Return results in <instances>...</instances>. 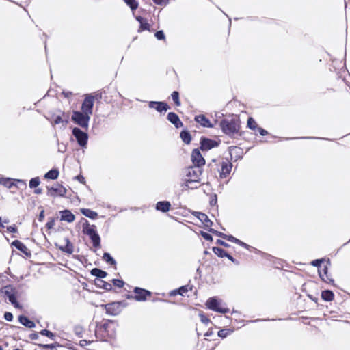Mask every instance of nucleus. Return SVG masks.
Instances as JSON below:
<instances>
[{
  "label": "nucleus",
  "instance_id": "obj_34",
  "mask_svg": "<svg viewBox=\"0 0 350 350\" xmlns=\"http://www.w3.org/2000/svg\"><path fill=\"white\" fill-rule=\"evenodd\" d=\"M103 259L107 263L111 266L116 265V260L112 257V256L109 252H104L103 256Z\"/></svg>",
  "mask_w": 350,
  "mask_h": 350
},
{
  "label": "nucleus",
  "instance_id": "obj_19",
  "mask_svg": "<svg viewBox=\"0 0 350 350\" xmlns=\"http://www.w3.org/2000/svg\"><path fill=\"white\" fill-rule=\"evenodd\" d=\"M167 119L176 129H179L183 126V124L180 120L178 116L174 112H169L167 116Z\"/></svg>",
  "mask_w": 350,
  "mask_h": 350
},
{
  "label": "nucleus",
  "instance_id": "obj_20",
  "mask_svg": "<svg viewBox=\"0 0 350 350\" xmlns=\"http://www.w3.org/2000/svg\"><path fill=\"white\" fill-rule=\"evenodd\" d=\"M195 121L200 124L201 126L205 128H213V124L210 120L203 114L198 115L195 116Z\"/></svg>",
  "mask_w": 350,
  "mask_h": 350
},
{
  "label": "nucleus",
  "instance_id": "obj_21",
  "mask_svg": "<svg viewBox=\"0 0 350 350\" xmlns=\"http://www.w3.org/2000/svg\"><path fill=\"white\" fill-rule=\"evenodd\" d=\"M62 221H65L68 223H71L75 221V215L68 209H64L63 211H59Z\"/></svg>",
  "mask_w": 350,
  "mask_h": 350
},
{
  "label": "nucleus",
  "instance_id": "obj_14",
  "mask_svg": "<svg viewBox=\"0 0 350 350\" xmlns=\"http://www.w3.org/2000/svg\"><path fill=\"white\" fill-rule=\"evenodd\" d=\"M232 168V164L228 159L223 161L221 163V169H217L219 172V176L221 178H226L230 173Z\"/></svg>",
  "mask_w": 350,
  "mask_h": 350
},
{
  "label": "nucleus",
  "instance_id": "obj_57",
  "mask_svg": "<svg viewBox=\"0 0 350 350\" xmlns=\"http://www.w3.org/2000/svg\"><path fill=\"white\" fill-rule=\"evenodd\" d=\"M216 244L221 245L224 247H229L230 245L221 239H217L215 242Z\"/></svg>",
  "mask_w": 350,
  "mask_h": 350
},
{
  "label": "nucleus",
  "instance_id": "obj_23",
  "mask_svg": "<svg viewBox=\"0 0 350 350\" xmlns=\"http://www.w3.org/2000/svg\"><path fill=\"white\" fill-rule=\"evenodd\" d=\"M19 323L27 328H34L36 327L35 323L30 320L27 316L21 314L18 317Z\"/></svg>",
  "mask_w": 350,
  "mask_h": 350
},
{
  "label": "nucleus",
  "instance_id": "obj_38",
  "mask_svg": "<svg viewBox=\"0 0 350 350\" xmlns=\"http://www.w3.org/2000/svg\"><path fill=\"white\" fill-rule=\"evenodd\" d=\"M124 3L130 8V9L134 12L139 6V3L137 0H123Z\"/></svg>",
  "mask_w": 350,
  "mask_h": 350
},
{
  "label": "nucleus",
  "instance_id": "obj_35",
  "mask_svg": "<svg viewBox=\"0 0 350 350\" xmlns=\"http://www.w3.org/2000/svg\"><path fill=\"white\" fill-rule=\"evenodd\" d=\"M37 345L43 349L49 350H57L55 349L57 347H61V345L57 342H55L52 344H37Z\"/></svg>",
  "mask_w": 350,
  "mask_h": 350
},
{
  "label": "nucleus",
  "instance_id": "obj_41",
  "mask_svg": "<svg viewBox=\"0 0 350 350\" xmlns=\"http://www.w3.org/2000/svg\"><path fill=\"white\" fill-rule=\"evenodd\" d=\"M188 291V286H182L179 288L174 290L171 295H180L183 296L185 293H186Z\"/></svg>",
  "mask_w": 350,
  "mask_h": 350
},
{
  "label": "nucleus",
  "instance_id": "obj_49",
  "mask_svg": "<svg viewBox=\"0 0 350 350\" xmlns=\"http://www.w3.org/2000/svg\"><path fill=\"white\" fill-rule=\"evenodd\" d=\"M200 234L206 241H212L213 240L212 235L206 232L200 231Z\"/></svg>",
  "mask_w": 350,
  "mask_h": 350
},
{
  "label": "nucleus",
  "instance_id": "obj_9",
  "mask_svg": "<svg viewBox=\"0 0 350 350\" xmlns=\"http://www.w3.org/2000/svg\"><path fill=\"white\" fill-rule=\"evenodd\" d=\"M191 161L193 166L198 168H201L205 165V159L202 157L199 148L193 150L191 152Z\"/></svg>",
  "mask_w": 350,
  "mask_h": 350
},
{
  "label": "nucleus",
  "instance_id": "obj_11",
  "mask_svg": "<svg viewBox=\"0 0 350 350\" xmlns=\"http://www.w3.org/2000/svg\"><path fill=\"white\" fill-rule=\"evenodd\" d=\"M101 306L105 309L106 313L107 314L111 316H116L121 312V308H120V304L117 303L116 301L103 304Z\"/></svg>",
  "mask_w": 350,
  "mask_h": 350
},
{
  "label": "nucleus",
  "instance_id": "obj_58",
  "mask_svg": "<svg viewBox=\"0 0 350 350\" xmlns=\"http://www.w3.org/2000/svg\"><path fill=\"white\" fill-rule=\"evenodd\" d=\"M7 230L12 233H16L18 232V229L15 225L8 226Z\"/></svg>",
  "mask_w": 350,
  "mask_h": 350
},
{
  "label": "nucleus",
  "instance_id": "obj_53",
  "mask_svg": "<svg viewBox=\"0 0 350 350\" xmlns=\"http://www.w3.org/2000/svg\"><path fill=\"white\" fill-rule=\"evenodd\" d=\"M59 112H60L63 116V124H64V126H65L68 122H69V116L68 115L66 114L65 112L64 111H59Z\"/></svg>",
  "mask_w": 350,
  "mask_h": 350
},
{
  "label": "nucleus",
  "instance_id": "obj_63",
  "mask_svg": "<svg viewBox=\"0 0 350 350\" xmlns=\"http://www.w3.org/2000/svg\"><path fill=\"white\" fill-rule=\"evenodd\" d=\"M29 338L32 340H38L39 338L38 334L37 332H33L29 334Z\"/></svg>",
  "mask_w": 350,
  "mask_h": 350
},
{
  "label": "nucleus",
  "instance_id": "obj_59",
  "mask_svg": "<svg viewBox=\"0 0 350 350\" xmlns=\"http://www.w3.org/2000/svg\"><path fill=\"white\" fill-rule=\"evenodd\" d=\"M74 179L77 180L79 183H81L82 184L85 183V178L81 174H79V175L75 176Z\"/></svg>",
  "mask_w": 350,
  "mask_h": 350
},
{
  "label": "nucleus",
  "instance_id": "obj_55",
  "mask_svg": "<svg viewBox=\"0 0 350 350\" xmlns=\"http://www.w3.org/2000/svg\"><path fill=\"white\" fill-rule=\"evenodd\" d=\"M3 317L7 321H12L13 320V314L10 312H5Z\"/></svg>",
  "mask_w": 350,
  "mask_h": 350
},
{
  "label": "nucleus",
  "instance_id": "obj_27",
  "mask_svg": "<svg viewBox=\"0 0 350 350\" xmlns=\"http://www.w3.org/2000/svg\"><path fill=\"white\" fill-rule=\"evenodd\" d=\"M208 231L213 233V234L220 237V238H222L225 240H227L228 241H230L231 242L232 239H233V237L232 235L231 234H224L221 232H219V231H217L213 228H209L208 229Z\"/></svg>",
  "mask_w": 350,
  "mask_h": 350
},
{
  "label": "nucleus",
  "instance_id": "obj_60",
  "mask_svg": "<svg viewBox=\"0 0 350 350\" xmlns=\"http://www.w3.org/2000/svg\"><path fill=\"white\" fill-rule=\"evenodd\" d=\"M226 258L230 260L232 262H233L234 264L237 265H239V262L236 260L232 255H230V254L228 253V255L226 256Z\"/></svg>",
  "mask_w": 350,
  "mask_h": 350
},
{
  "label": "nucleus",
  "instance_id": "obj_5",
  "mask_svg": "<svg viewBox=\"0 0 350 350\" xmlns=\"http://www.w3.org/2000/svg\"><path fill=\"white\" fill-rule=\"evenodd\" d=\"M221 299L218 298L217 297H212L207 299L206 302V306L207 308L219 313L226 314L229 312V309L228 308L221 307L220 305L221 304Z\"/></svg>",
  "mask_w": 350,
  "mask_h": 350
},
{
  "label": "nucleus",
  "instance_id": "obj_52",
  "mask_svg": "<svg viewBox=\"0 0 350 350\" xmlns=\"http://www.w3.org/2000/svg\"><path fill=\"white\" fill-rule=\"evenodd\" d=\"M55 225V219L53 217H51L49 219V221L46 224V228L48 229H51L53 228Z\"/></svg>",
  "mask_w": 350,
  "mask_h": 350
},
{
  "label": "nucleus",
  "instance_id": "obj_45",
  "mask_svg": "<svg viewBox=\"0 0 350 350\" xmlns=\"http://www.w3.org/2000/svg\"><path fill=\"white\" fill-rule=\"evenodd\" d=\"M247 126L251 130H255L257 128V124L253 118L250 117L247 119Z\"/></svg>",
  "mask_w": 350,
  "mask_h": 350
},
{
  "label": "nucleus",
  "instance_id": "obj_62",
  "mask_svg": "<svg viewBox=\"0 0 350 350\" xmlns=\"http://www.w3.org/2000/svg\"><path fill=\"white\" fill-rule=\"evenodd\" d=\"M6 290H8V291H11L12 293L16 291V288L11 284H8L4 286V291H6Z\"/></svg>",
  "mask_w": 350,
  "mask_h": 350
},
{
  "label": "nucleus",
  "instance_id": "obj_46",
  "mask_svg": "<svg viewBox=\"0 0 350 350\" xmlns=\"http://www.w3.org/2000/svg\"><path fill=\"white\" fill-rule=\"evenodd\" d=\"M325 261V259L324 258H318V259H315L314 260H312L311 262H310V265L313 267H318L319 269H320V267L322 265V263Z\"/></svg>",
  "mask_w": 350,
  "mask_h": 350
},
{
  "label": "nucleus",
  "instance_id": "obj_15",
  "mask_svg": "<svg viewBox=\"0 0 350 350\" xmlns=\"http://www.w3.org/2000/svg\"><path fill=\"white\" fill-rule=\"evenodd\" d=\"M193 215L204 224V228L207 230L213 226V222L209 219L208 217L205 213L201 212H193Z\"/></svg>",
  "mask_w": 350,
  "mask_h": 350
},
{
  "label": "nucleus",
  "instance_id": "obj_17",
  "mask_svg": "<svg viewBox=\"0 0 350 350\" xmlns=\"http://www.w3.org/2000/svg\"><path fill=\"white\" fill-rule=\"evenodd\" d=\"M64 241L66 242L65 245H59L57 243H55V246L58 248L62 252H64L66 254H71L74 250L73 244L71 243L70 239L68 237L64 238Z\"/></svg>",
  "mask_w": 350,
  "mask_h": 350
},
{
  "label": "nucleus",
  "instance_id": "obj_28",
  "mask_svg": "<svg viewBox=\"0 0 350 350\" xmlns=\"http://www.w3.org/2000/svg\"><path fill=\"white\" fill-rule=\"evenodd\" d=\"M90 274L93 276L96 277V279L101 280L103 278H105L107 275V273L99 268H93L90 271Z\"/></svg>",
  "mask_w": 350,
  "mask_h": 350
},
{
  "label": "nucleus",
  "instance_id": "obj_6",
  "mask_svg": "<svg viewBox=\"0 0 350 350\" xmlns=\"http://www.w3.org/2000/svg\"><path fill=\"white\" fill-rule=\"evenodd\" d=\"M72 135L75 137L79 146L81 148L87 147L89 136L86 131H83L79 127H74L72 129Z\"/></svg>",
  "mask_w": 350,
  "mask_h": 350
},
{
  "label": "nucleus",
  "instance_id": "obj_7",
  "mask_svg": "<svg viewBox=\"0 0 350 350\" xmlns=\"http://www.w3.org/2000/svg\"><path fill=\"white\" fill-rule=\"evenodd\" d=\"M220 140H215L205 136H202L200 139V148L202 151H208L213 148L218 147Z\"/></svg>",
  "mask_w": 350,
  "mask_h": 350
},
{
  "label": "nucleus",
  "instance_id": "obj_33",
  "mask_svg": "<svg viewBox=\"0 0 350 350\" xmlns=\"http://www.w3.org/2000/svg\"><path fill=\"white\" fill-rule=\"evenodd\" d=\"M0 184L9 189L13 186H16L14 180L10 178L0 177Z\"/></svg>",
  "mask_w": 350,
  "mask_h": 350
},
{
  "label": "nucleus",
  "instance_id": "obj_30",
  "mask_svg": "<svg viewBox=\"0 0 350 350\" xmlns=\"http://www.w3.org/2000/svg\"><path fill=\"white\" fill-rule=\"evenodd\" d=\"M180 137L181 138L182 141L186 144H189L192 139L191 133H189V131L186 129H184L180 132Z\"/></svg>",
  "mask_w": 350,
  "mask_h": 350
},
{
  "label": "nucleus",
  "instance_id": "obj_32",
  "mask_svg": "<svg viewBox=\"0 0 350 350\" xmlns=\"http://www.w3.org/2000/svg\"><path fill=\"white\" fill-rule=\"evenodd\" d=\"M321 298L325 301H331L334 298V294L331 290H324L321 292Z\"/></svg>",
  "mask_w": 350,
  "mask_h": 350
},
{
  "label": "nucleus",
  "instance_id": "obj_1",
  "mask_svg": "<svg viewBox=\"0 0 350 350\" xmlns=\"http://www.w3.org/2000/svg\"><path fill=\"white\" fill-rule=\"evenodd\" d=\"M219 127L225 135L234 137L235 135L242 136L243 132L240 131L241 120L239 116L232 114L230 118H226L220 120Z\"/></svg>",
  "mask_w": 350,
  "mask_h": 350
},
{
  "label": "nucleus",
  "instance_id": "obj_3",
  "mask_svg": "<svg viewBox=\"0 0 350 350\" xmlns=\"http://www.w3.org/2000/svg\"><path fill=\"white\" fill-rule=\"evenodd\" d=\"M90 115L81 111H73L71 116V120L81 129L88 131Z\"/></svg>",
  "mask_w": 350,
  "mask_h": 350
},
{
  "label": "nucleus",
  "instance_id": "obj_37",
  "mask_svg": "<svg viewBox=\"0 0 350 350\" xmlns=\"http://www.w3.org/2000/svg\"><path fill=\"white\" fill-rule=\"evenodd\" d=\"M39 333L42 336H46V337L49 338L52 340H55L56 334L55 333L52 332L50 330L44 329L41 330Z\"/></svg>",
  "mask_w": 350,
  "mask_h": 350
},
{
  "label": "nucleus",
  "instance_id": "obj_44",
  "mask_svg": "<svg viewBox=\"0 0 350 350\" xmlns=\"http://www.w3.org/2000/svg\"><path fill=\"white\" fill-rule=\"evenodd\" d=\"M318 272H319V277L321 278V279L326 282V283H328V284H334V280L332 278H329L327 275H325L326 276V279L325 278V277H323V275L322 274V271L321 269H319L318 270Z\"/></svg>",
  "mask_w": 350,
  "mask_h": 350
},
{
  "label": "nucleus",
  "instance_id": "obj_13",
  "mask_svg": "<svg viewBox=\"0 0 350 350\" xmlns=\"http://www.w3.org/2000/svg\"><path fill=\"white\" fill-rule=\"evenodd\" d=\"M148 107L159 113L166 112L170 109L169 105L165 101H149Z\"/></svg>",
  "mask_w": 350,
  "mask_h": 350
},
{
  "label": "nucleus",
  "instance_id": "obj_64",
  "mask_svg": "<svg viewBox=\"0 0 350 350\" xmlns=\"http://www.w3.org/2000/svg\"><path fill=\"white\" fill-rule=\"evenodd\" d=\"M113 320L108 319L106 321V323H103L100 327L102 329H103L105 331H106L108 328V323H113Z\"/></svg>",
  "mask_w": 350,
  "mask_h": 350
},
{
  "label": "nucleus",
  "instance_id": "obj_26",
  "mask_svg": "<svg viewBox=\"0 0 350 350\" xmlns=\"http://www.w3.org/2000/svg\"><path fill=\"white\" fill-rule=\"evenodd\" d=\"M94 284L100 288H102V289H104L107 291H111L113 288L112 287V285L109 283V282H107L104 280H103L102 279L101 280H99V279H95L94 280Z\"/></svg>",
  "mask_w": 350,
  "mask_h": 350
},
{
  "label": "nucleus",
  "instance_id": "obj_4",
  "mask_svg": "<svg viewBox=\"0 0 350 350\" xmlns=\"http://www.w3.org/2000/svg\"><path fill=\"white\" fill-rule=\"evenodd\" d=\"M202 170L196 167L190 166L186 170V176L191 178L185 180V187H189V184L198 183L200 182V176L202 174Z\"/></svg>",
  "mask_w": 350,
  "mask_h": 350
},
{
  "label": "nucleus",
  "instance_id": "obj_18",
  "mask_svg": "<svg viewBox=\"0 0 350 350\" xmlns=\"http://www.w3.org/2000/svg\"><path fill=\"white\" fill-rule=\"evenodd\" d=\"M4 295L8 298L9 301L16 308H22L21 304L18 301L16 291L12 293L11 291L6 290L4 291Z\"/></svg>",
  "mask_w": 350,
  "mask_h": 350
},
{
  "label": "nucleus",
  "instance_id": "obj_12",
  "mask_svg": "<svg viewBox=\"0 0 350 350\" xmlns=\"http://www.w3.org/2000/svg\"><path fill=\"white\" fill-rule=\"evenodd\" d=\"M133 292L135 293L134 299L137 301H144L147 299V297L150 296L152 293L145 288L140 287H135Z\"/></svg>",
  "mask_w": 350,
  "mask_h": 350
},
{
  "label": "nucleus",
  "instance_id": "obj_56",
  "mask_svg": "<svg viewBox=\"0 0 350 350\" xmlns=\"http://www.w3.org/2000/svg\"><path fill=\"white\" fill-rule=\"evenodd\" d=\"M154 1V3L157 5H166L168 2H169V0H152Z\"/></svg>",
  "mask_w": 350,
  "mask_h": 350
},
{
  "label": "nucleus",
  "instance_id": "obj_54",
  "mask_svg": "<svg viewBox=\"0 0 350 350\" xmlns=\"http://www.w3.org/2000/svg\"><path fill=\"white\" fill-rule=\"evenodd\" d=\"M217 202V194L214 193L211 196V200H210V205L211 206H215Z\"/></svg>",
  "mask_w": 350,
  "mask_h": 350
},
{
  "label": "nucleus",
  "instance_id": "obj_48",
  "mask_svg": "<svg viewBox=\"0 0 350 350\" xmlns=\"http://www.w3.org/2000/svg\"><path fill=\"white\" fill-rule=\"evenodd\" d=\"M154 36L158 40H164L165 39V35L163 30L156 31Z\"/></svg>",
  "mask_w": 350,
  "mask_h": 350
},
{
  "label": "nucleus",
  "instance_id": "obj_43",
  "mask_svg": "<svg viewBox=\"0 0 350 350\" xmlns=\"http://www.w3.org/2000/svg\"><path fill=\"white\" fill-rule=\"evenodd\" d=\"M232 243H236L247 250H250L252 247L249 245L248 244L244 243L243 241L239 240V239L233 237V239L231 241Z\"/></svg>",
  "mask_w": 350,
  "mask_h": 350
},
{
  "label": "nucleus",
  "instance_id": "obj_39",
  "mask_svg": "<svg viewBox=\"0 0 350 350\" xmlns=\"http://www.w3.org/2000/svg\"><path fill=\"white\" fill-rule=\"evenodd\" d=\"M171 98L176 106H180L181 103L180 100V94L178 91L172 92V93L171 94Z\"/></svg>",
  "mask_w": 350,
  "mask_h": 350
},
{
  "label": "nucleus",
  "instance_id": "obj_22",
  "mask_svg": "<svg viewBox=\"0 0 350 350\" xmlns=\"http://www.w3.org/2000/svg\"><path fill=\"white\" fill-rule=\"evenodd\" d=\"M171 204L169 201H159L155 205V209L162 213H167L170 211Z\"/></svg>",
  "mask_w": 350,
  "mask_h": 350
},
{
  "label": "nucleus",
  "instance_id": "obj_25",
  "mask_svg": "<svg viewBox=\"0 0 350 350\" xmlns=\"http://www.w3.org/2000/svg\"><path fill=\"white\" fill-rule=\"evenodd\" d=\"M135 18L139 23L138 32H142L146 30L150 31V25L147 22L146 19L140 16H136Z\"/></svg>",
  "mask_w": 350,
  "mask_h": 350
},
{
  "label": "nucleus",
  "instance_id": "obj_10",
  "mask_svg": "<svg viewBox=\"0 0 350 350\" xmlns=\"http://www.w3.org/2000/svg\"><path fill=\"white\" fill-rule=\"evenodd\" d=\"M47 196H59L60 197H64L67 191V189L62 185L59 183L51 187H47Z\"/></svg>",
  "mask_w": 350,
  "mask_h": 350
},
{
  "label": "nucleus",
  "instance_id": "obj_40",
  "mask_svg": "<svg viewBox=\"0 0 350 350\" xmlns=\"http://www.w3.org/2000/svg\"><path fill=\"white\" fill-rule=\"evenodd\" d=\"M233 332V329H222L217 332V336L221 338H226L228 335Z\"/></svg>",
  "mask_w": 350,
  "mask_h": 350
},
{
  "label": "nucleus",
  "instance_id": "obj_2",
  "mask_svg": "<svg viewBox=\"0 0 350 350\" xmlns=\"http://www.w3.org/2000/svg\"><path fill=\"white\" fill-rule=\"evenodd\" d=\"M81 222L83 232L89 237L94 247H100L101 240L100 235L96 230V226L90 225L89 221L85 218H81Z\"/></svg>",
  "mask_w": 350,
  "mask_h": 350
},
{
  "label": "nucleus",
  "instance_id": "obj_24",
  "mask_svg": "<svg viewBox=\"0 0 350 350\" xmlns=\"http://www.w3.org/2000/svg\"><path fill=\"white\" fill-rule=\"evenodd\" d=\"M229 151L231 159H232L234 155V161L242 159L243 150L241 148L237 146H230L229 147Z\"/></svg>",
  "mask_w": 350,
  "mask_h": 350
},
{
  "label": "nucleus",
  "instance_id": "obj_42",
  "mask_svg": "<svg viewBox=\"0 0 350 350\" xmlns=\"http://www.w3.org/2000/svg\"><path fill=\"white\" fill-rule=\"evenodd\" d=\"M40 184V178L39 177H34V178H32L29 180V187L31 189H34V188L38 187Z\"/></svg>",
  "mask_w": 350,
  "mask_h": 350
},
{
  "label": "nucleus",
  "instance_id": "obj_29",
  "mask_svg": "<svg viewBox=\"0 0 350 350\" xmlns=\"http://www.w3.org/2000/svg\"><path fill=\"white\" fill-rule=\"evenodd\" d=\"M81 213L85 217L92 219H95L98 217V213L96 211H94L89 208H82L80 209Z\"/></svg>",
  "mask_w": 350,
  "mask_h": 350
},
{
  "label": "nucleus",
  "instance_id": "obj_61",
  "mask_svg": "<svg viewBox=\"0 0 350 350\" xmlns=\"http://www.w3.org/2000/svg\"><path fill=\"white\" fill-rule=\"evenodd\" d=\"M258 129V131L259 132L260 135H262V136H265V135H267L268 134V132L267 131H266L265 129L261 128V127H258L256 128Z\"/></svg>",
  "mask_w": 350,
  "mask_h": 350
},
{
  "label": "nucleus",
  "instance_id": "obj_47",
  "mask_svg": "<svg viewBox=\"0 0 350 350\" xmlns=\"http://www.w3.org/2000/svg\"><path fill=\"white\" fill-rule=\"evenodd\" d=\"M112 284L118 288H122L124 285V282L121 279H112L111 280Z\"/></svg>",
  "mask_w": 350,
  "mask_h": 350
},
{
  "label": "nucleus",
  "instance_id": "obj_36",
  "mask_svg": "<svg viewBox=\"0 0 350 350\" xmlns=\"http://www.w3.org/2000/svg\"><path fill=\"white\" fill-rule=\"evenodd\" d=\"M212 251L219 258L226 257L228 255L226 250L219 247H213Z\"/></svg>",
  "mask_w": 350,
  "mask_h": 350
},
{
  "label": "nucleus",
  "instance_id": "obj_51",
  "mask_svg": "<svg viewBox=\"0 0 350 350\" xmlns=\"http://www.w3.org/2000/svg\"><path fill=\"white\" fill-rule=\"evenodd\" d=\"M63 122V116L62 113L59 112V114L55 116V118L54 119L53 124H59L60 123Z\"/></svg>",
  "mask_w": 350,
  "mask_h": 350
},
{
  "label": "nucleus",
  "instance_id": "obj_16",
  "mask_svg": "<svg viewBox=\"0 0 350 350\" xmlns=\"http://www.w3.org/2000/svg\"><path fill=\"white\" fill-rule=\"evenodd\" d=\"M11 246L14 247L20 252L23 253L27 257H31V251L26 247V245L19 240H14L12 242Z\"/></svg>",
  "mask_w": 350,
  "mask_h": 350
},
{
  "label": "nucleus",
  "instance_id": "obj_31",
  "mask_svg": "<svg viewBox=\"0 0 350 350\" xmlns=\"http://www.w3.org/2000/svg\"><path fill=\"white\" fill-rule=\"evenodd\" d=\"M59 170L57 168H53L50 170H49L45 174H44V178L46 179H51V180H56L59 176Z\"/></svg>",
  "mask_w": 350,
  "mask_h": 350
},
{
  "label": "nucleus",
  "instance_id": "obj_50",
  "mask_svg": "<svg viewBox=\"0 0 350 350\" xmlns=\"http://www.w3.org/2000/svg\"><path fill=\"white\" fill-rule=\"evenodd\" d=\"M199 317L200 318L201 322H202L203 323L208 324V323L211 322V320L206 317L203 312H200Z\"/></svg>",
  "mask_w": 350,
  "mask_h": 350
},
{
  "label": "nucleus",
  "instance_id": "obj_8",
  "mask_svg": "<svg viewBox=\"0 0 350 350\" xmlns=\"http://www.w3.org/2000/svg\"><path fill=\"white\" fill-rule=\"evenodd\" d=\"M94 103V97L92 94H87L82 103L81 111L91 116L93 112Z\"/></svg>",
  "mask_w": 350,
  "mask_h": 350
}]
</instances>
